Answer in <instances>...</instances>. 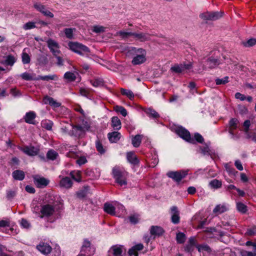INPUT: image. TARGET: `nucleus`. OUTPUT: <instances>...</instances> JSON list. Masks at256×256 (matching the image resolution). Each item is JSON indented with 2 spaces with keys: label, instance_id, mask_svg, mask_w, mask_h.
Here are the masks:
<instances>
[{
  "label": "nucleus",
  "instance_id": "nucleus-11",
  "mask_svg": "<svg viewBox=\"0 0 256 256\" xmlns=\"http://www.w3.org/2000/svg\"><path fill=\"white\" fill-rule=\"evenodd\" d=\"M124 248L121 245L112 246L108 251V256H122Z\"/></svg>",
  "mask_w": 256,
  "mask_h": 256
},
{
  "label": "nucleus",
  "instance_id": "nucleus-51",
  "mask_svg": "<svg viewBox=\"0 0 256 256\" xmlns=\"http://www.w3.org/2000/svg\"><path fill=\"white\" fill-rule=\"evenodd\" d=\"M36 28L35 23L32 22H29L25 24L23 26V28L25 30H28Z\"/></svg>",
  "mask_w": 256,
  "mask_h": 256
},
{
  "label": "nucleus",
  "instance_id": "nucleus-50",
  "mask_svg": "<svg viewBox=\"0 0 256 256\" xmlns=\"http://www.w3.org/2000/svg\"><path fill=\"white\" fill-rule=\"evenodd\" d=\"M228 82V77L225 76L222 78H216V83L217 85L224 84Z\"/></svg>",
  "mask_w": 256,
  "mask_h": 256
},
{
  "label": "nucleus",
  "instance_id": "nucleus-14",
  "mask_svg": "<svg viewBox=\"0 0 256 256\" xmlns=\"http://www.w3.org/2000/svg\"><path fill=\"white\" fill-rule=\"evenodd\" d=\"M151 35L146 32H134L133 37L136 40L144 42L150 40Z\"/></svg>",
  "mask_w": 256,
  "mask_h": 256
},
{
  "label": "nucleus",
  "instance_id": "nucleus-48",
  "mask_svg": "<svg viewBox=\"0 0 256 256\" xmlns=\"http://www.w3.org/2000/svg\"><path fill=\"white\" fill-rule=\"evenodd\" d=\"M105 30V27L100 25H96L93 26L92 31L96 33H102L104 32Z\"/></svg>",
  "mask_w": 256,
  "mask_h": 256
},
{
  "label": "nucleus",
  "instance_id": "nucleus-56",
  "mask_svg": "<svg viewBox=\"0 0 256 256\" xmlns=\"http://www.w3.org/2000/svg\"><path fill=\"white\" fill-rule=\"evenodd\" d=\"M51 252H52V256H61V252L58 246H56Z\"/></svg>",
  "mask_w": 256,
  "mask_h": 256
},
{
  "label": "nucleus",
  "instance_id": "nucleus-47",
  "mask_svg": "<svg viewBox=\"0 0 256 256\" xmlns=\"http://www.w3.org/2000/svg\"><path fill=\"white\" fill-rule=\"evenodd\" d=\"M244 46L246 47H250L254 46L256 44V38H250L246 42H242Z\"/></svg>",
  "mask_w": 256,
  "mask_h": 256
},
{
  "label": "nucleus",
  "instance_id": "nucleus-40",
  "mask_svg": "<svg viewBox=\"0 0 256 256\" xmlns=\"http://www.w3.org/2000/svg\"><path fill=\"white\" fill-rule=\"evenodd\" d=\"M114 110L117 112L120 113L124 116H126L128 114L127 110L122 106H114Z\"/></svg>",
  "mask_w": 256,
  "mask_h": 256
},
{
  "label": "nucleus",
  "instance_id": "nucleus-34",
  "mask_svg": "<svg viewBox=\"0 0 256 256\" xmlns=\"http://www.w3.org/2000/svg\"><path fill=\"white\" fill-rule=\"evenodd\" d=\"M209 186L211 188L218 189L222 187V182L221 180L214 179L210 182Z\"/></svg>",
  "mask_w": 256,
  "mask_h": 256
},
{
  "label": "nucleus",
  "instance_id": "nucleus-49",
  "mask_svg": "<svg viewBox=\"0 0 256 256\" xmlns=\"http://www.w3.org/2000/svg\"><path fill=\"white\" fill-rule=\"evenodd\" d=\"M75 30V28H67L64 30L66 36L68 38L71 39L73 37V32Z\"/></svg>",
  "mask_w": 256,
  "mask_h": 256
},
{
  "label": "nucleus",
  "instance_id": "nucleus-2",
  "mask_svg": "<svg viewBox=\"0 0 256 256\" xmlns=\"http://www.w3.org/2000/svg\"><path fill=\"white\" fill-rule=\"evenodd\" d=\"M128 55H135L132 62L134 65L142 64L146 60V52L142 48H137L132 46L129 47L128 48Z\"/></svg>",
  "mask_w": 256,
  "mask_h": 256
},
{
  "label": "nucleus",
  "instance_id": "nucleus-36",
  "mask_svg": "<svg viewBox=\"0 0 256 256\" xmlns=\"http://www.w3.org/2000/svg\"><path fill=\"white\" fill-rule=\"evenodd\" d=\"M91 84L94 87L102 86L104 84L102 79L100 78H96L90 81Z\"/></svg>",
  "mask_w": 256,
  "mask_h": 256
},
{
  "label": "nucleus",
  "instance_id": "nucleus-5",
  "mask_svg": "<svg viewBox=\"0 0 256 256\" xmlns=\"http://www.w3.org/2000/svg\"><path fill=\"white\" fill-rule=\"evenodd\" d=\"M70 126L72 127V130L70 131L68 134L77 138L84 136L86 131L90 128L87 122H85L82 126L78 124L70 125Z\"/></svg>",
  "mask_w": 256,
  "mask_h": 256
},
{
  "label": "nucleus",
  "instance_id": "nucleus-3",
  "mask_svg": "<svg viewBox=\"0 0 256 256\" xmlns=\"http://www.w3.org/2000/svg\"><path fill=\"white\" fill-rule=\"evenodd\" d=\"M56 202L53 198L46 200V202L41 206L40 212L42 214L40 218L49 217L52 216L56 212Z\"/></svg>",
  "mask_w": 256,
  "mask_h": 256
},
{
  "label": "nucleus",
  "instance_id": "nucleus-15",
  "mask_svg": "<svg viewBox=\"0 0 256 256\" xmlns=\"http://www.w3.org/2000/svg\"><path fill=\"white\" fill-rule=\"evenodd\" d=\"M34 179V184L40 188L45 187L49 184V180L43 177L35 176Z\"/></svg>",
  "mask_w": 256,
  "mask_h": 256
},
{
  "label": "nucleus",
  "instance_id": "nucleus-42",
  "mask_svg": "<svg viewBox=\"0 0 256 256\" xmlns=\"http://www.w3.org/2000/svg\"><path fill=\"white\" fill-rule=\"evenodd\" d=\"M58 154L53 150H48L46 154V157L48 159L54 160L56 158Z\"/></svg>",
  "mask_w": 256,
  "mask_h": 256
},
{
  "label": "nucleus",
  "instance_id": "nucleus-58",
  "mask_svg": "<svg viewBox=\"0 0 256 256\" xmlns=\"http://www.w3.org/2000/svg\"><path fill=\"white\" fill-rule=\"evenodd\" d=\"M200 18L205 20H210V12H206L200 14Z\"/></svg>",
  "mask_w": 256,
  "mask_h": 256
},
{
  "label": "nucleus",
  "instance_id": "nucleus-7",
  "mask_svg": "<svg viewBox=\"0 0 256 256\" xmlns=\"http://www.w3.org/2000/svg\"><path fill=\"white\" fill-rule=\"evenodd\" d=\"M80 252L86 256H92L95 253L96 248L90 241L88 239H84L82 246Z\"/></svg>",
  "mask_w": 256,
  "mask_h": 256
},
{
  "label": "nucleus",
  "instance_id": "nucleus-29",
  "mask_svg": "<svg viewBox=\"0 0 256 256\" xmlns=\"http://www.w3.org/2000/svg\"><path fill=\"white\" fill-rule=\"evenodd\" d=\"M126 158L128 160L134 164H138L139 162L134 153L132 152H127Z\"/></svg>",
  "mask_w": 256,
  "mask_h": 256
},
{
  "label": "nucleus",
  "instance_id": "nucleus-19",
  "mask_svg": "<svg viewBox=\"0 0 256 256\" xmlns=\"http://www.w3.org/2000/svg\"><path fill=\"white\" fill-rule=\"evenodd\" d=\"M21 150L24 153L30 156H36L38 152V149L34 146H26Z\"/></svg>",
  "mask_w": 256,
  "mask_h": 256
},
{
  "label": "nucleus",
  "instance_id": "nucleus-60",
  "mask_svg": "<svg viewBox=\"0 0 256 256\" xmlns=\"http://www.w3.org/2000/svg\"><path fill=\"white\" fill-rule=\"evenodd\" d=\"M86 158L84 156H81L76 160V164H78L79 166H82L86 164Z\"/></svg>",
  "mask_w": 256,
  "mask_h": 256
},
{
  "label": "nucleus",
  "instance_id": "nucleus-41",
  "mask_svg": "<svg viewBox=\"0 0 256 256\" xmlns=\"http://www.w3.org/2000/svg\"><path fill=\"white\" fill-rule=\"evenodd\" d=\"M56 77V75H50V76H38L35 78L34 80H42L48 81L50 80H54Z\"/></svg>",
  "mask_w": 256,
  "mask_h": 256
},
{
  "label": "nucleus",
  "instance_id": "nucleus-39",
  "mask_svg": "<svg viewBox=\"0 0 256 256\" xmlns=\"http://www.w3.org/2000/svg\"><path fill=\"white\" fill-rule=\"evenodd\" d=\"M176 240L178 243L183 244L186 240V236L184 233L179 232L176 234Z\"/></svg>",
  "mask_w": 256,
  "mask_h": 256
},
{
  "label": "nucleus",
  "instance_id": "nucleus-35",
  "mask_svg": "<svg viewBox=\"0 0 256 256\" xmlns=\"http://www.w3.org/2000/svg\"><path fill=\"white\" fill-rule=\"evenodd\" d=\"M53 124H54L52 121L48 120H44L41 122L42 126L48 130H52Z\"/></svg>",
  "mask_w": 256,
  "mask_h": 256
},
{
  "label": "nucleus",
  "instance_id": "nucleus-13",
  "mask_svg": "<svg viewBox=\"0 0 256 256\" xmlns=\"http://www.w3.org/2000/svg\"><path fill=\"white\" fill-rule=\"evenodd\" d=\"M34 8L38 12H40L44 16L50 17L53 18L54 14L48 10L42 4L40 3H36L34 4Z\"/></svg>",
  "mask_w": 256,
  "mask_h": 256
},
{
  "label": "nucleus",
  "instance_id": "nucleus-62",
  "mask_svg": "<svg viewBox=\"0 0 256 256\" xmlns=\"http://www.w3.org/2000/svg\"><path fill=\"white\" fill-rule=\"evenodd\" d=\"M250 125V120H246L244 123V130L246 133H248V128Z\"/></svg>",
  "mask_w": 256,
  "mask_h": 256
},
{
  "label": "nucleus",
  "instance_id": "nucleus-59",
  "mask_svg": "<svg viewBox=\"0 0 256 256\" xmlns=\"http://www.w3.org/2000/svg\"><path fill=\"white\" fill-rule=\"evenodd\" d=\"M201 152L204 155H210V148L208 145L206 144L201 148Z\"/></svg>",
  "mask_w": 256,
  "mask_h": 256
},
{
  "label": "nucleus",
  "instance_id": "nucleus-17",
  "mask_svg": "<svg viewBox=\"0 0 256 256\" xmlns=\"http://www.w3.org/2000/svg\"><path fill=\"white\" fill-rule=\"evenodd\" d=\"M38 250L44 254H49L52 250V247L48 244L41 242L37 246Z\"/></svg>",
  "mask_w": 256,
  "mask_h": 256
},
{
  "label": "nucleus",
  "instance_id": "nucleus-21",
  "mask_svg": "<svg viewBox=\"0 0 256 256\" xmlns=\"http://www.w3.org/2000/svg\"><path fill=\"white\" fill-rule=\"evenodd\" d=\"M72 182L70 179L68 177L62 178L60 182V185L61 187L66 188H69L72 187Z\"/></svg>",
  "mask_w": 256,
  "mask_h": 256
},
{
  "label": "nucleus",
  "instance_id": "nucleus-45",
  "mask_svg": "<svg viewBox=\"0 0 256 256\" xmlns=\"http://www.w3.org/2000/svg\"><path fill=\"white\" fill-rule=\"evenodd\" d=\"M236 208L237 210L242 213H245L247 210L246 206L240 202L236 204Z\"/></svg>",
  "mask_w": 256,
  "mask_h": 256
},
{
  "label": "nucleus",
  "instance_id": "nucleus-54",
  "mask_svg": "<svg viewBox=\"0 0 256 256\" xmlns=\"http://www.w3.org/2000/svg\"><path fill=\"white\" fill-rule=\"evenodd\" d=\"M238 124V120L236 118H232L229 122L230 128L236 129L237 128V124Z\"/></svg>",
  "mask_w": 256,
  "mask_h": 256
},
{
  "label": "nucleus",
  "instance_id": "nucleus-10",
  "mask_svg": "<svg viewBox=\"0 0 256 256\" xmlns=\"http://www.w3.org/2000/svg\"><path fill=\"white\" fill-rule=\"evenodd\" d=\"M213 52L214 56H210L206 62V65L208 68H214L220 64L218 56V52L214 50Z\"/></svg>",
  "mask_w": 256,
  "mask_h": 256
},
{
  "label": "nucleus",
  "instance_id": "nucleus-44",
  "mask_svg": "<svg viewBox=\"0 0 256 256\" xmlns=\"http://www.w3.org/2000/svg\"><path fill=\"white\" fill-rule=\"evenodd\" d=\"M20 76L26 80H35V78H33L30 74L26 72L20 75Z\"/></svg>",
  "mask_w": 256,
  "mask_h": 256
},
{
  "label": "nucleus",
  "instance_id": "nucleus-23",
  "mask_svg": "<svg viewBox=\"0 0 256 256\" xmlns=\"http://www.w3.org/2000/svg\"><path fill=\"white\" fill-rule=\"evenodd\" d=\"M108 136L111 142H116L120 138V134L118 132L108 133Z\"/></svg>",
  "mask_w": 256,
  "mask_h": 256
},
{
  "label": "nucleus",
  "instance_id": "nucleus-63",
  "mask_svg": "<svg viewBox=\"0 0 256 256\" xmlns=\"http://www.w3.org/2000/svg\"><path fill=\"white\" fill-rule=\"evenodd\" d=\"M235 98L236 99H239L242 101H244L246 100V96L244 94H242L240 92H236L235 94Z\"/></svg>",
  "mask_w": 256,
  "mask_h": 256
},
{
  "label": "nucleus",
  "instance_id": "nucleus-16",
  "mask_svg": "<svg viewBox=\"0 0 256 256\" xmlns=\"http://www.w3.org/2000/svg\"><path fill=\"white\" fill-rule=\"evenodd\" d=\"M144 248V246L142 244H138L134 246H133L132 248L129 249L128 253V256H138V252L142 250Z\"/></svg>",
  "mask_w": 256,
  "mask_h": 256
},
{
  "label": "nucleus",
  "instance_id": "nucleus-4",
  "mask_svg": "<svg viewBox=\"0 0 256 256\" xmlns=\"http://www.w3.org/2000/svg\"><path fill=\"white\" fill-rule=\"evenodd\" d=\"M112 173L116 182L120 186H122L127 184L126 172L121 170L119 167L115 166L112 169Z\"/></svg>",
  "mask_w": 256,
  "mask_h": 256
},
{
  "label": "nucleus",
  "instance_id": "nucleus-30",
  "mask_svg": "<svg viewBox=\"0 0 256 256\" xmlns=\"http://www.w3.org/2000/svg\"><path fill=\"white\" fill-rule=\"evenodd\" d=\"M191 67L190 64L183 66L182 65H175L171 68V70L176 73H180L183 72L185 69H188Z\"/></svg>",
  "mask_w": 256,
  "mask_h": 256
},
{
  "label": "nucleus",
  "instance_id": "nucleus-12",
  "mask_svg": "<svg viewBox=\"0 0 256 256\" xmlns=\"http://www.w3.org/2000/svg\"><path fill=\"white\" fill-rule=\"evenodd\" d=\"M171 221L174 224H178L180 222V212L176 206H172L170 208Z\"/></svg>",
  "mask_w": 256,
  "mask_h": 256
},
{
  "label": "nucleus",
  "instance_id": "nucleus-8",
  "mask_svg": "<svg viewBox=\"0 0 256 256\" xmlns=\"http://www.w3.org/2000/svg\"><path fill=\"white\" fill-rule=\"evenodd\" d=\"M188 174L187 171L186 170H178V171H170L167 172L166 176L172 178L174 182L179 183L182 179L184 178Z\"/></svg>",
  "mask_w": 256,
  "mask_h": 256
},
{
  "label": "nucleus",
  "instance_id": "nucleus-27",
  "mask_svg": "<svg viewBox=\"0 0 256 256\" xmlns=\"http://www.w3.org/2000/svg\"><path fill=\"white\" fill-rule=\"evenodd\" d=\"M13 178L16 180H22L24 178V172L20 170H16L12 173Z\"/></svg>",
  "mask_w": 256,
  "mask_h": 256
},
{
  "label": "nucleus",
  "instance_id": "nucleus-64",
  "mask_svg": "<svg viewBox=\"0 0 256 256\" xmlns=\"http://www.w3.org/2000/svg\"><path fill=\"white\" fill-rule=\"evenodd\" d=\"M234 165L239 170H243V166H242V162L240 160H236L234 162Z\"/></svg>",
  "mask_w": 256,
  "mask_h": 256
},
{
  "label": "nucleus",
  "instance_id": "nucleus-33",
  "mask_svg": "<svg viewBox=\"0 0 256 256\" xmlns=\"http://www.w3.org/2000/svg\"><path fill=\"white\" fill-rule=\"evenodd\" d=\"M104 210L110 214L115 215V208L112 204L106 203L104 205Z\"/></svg>",
  "mask_w": 256,
  "mask_h": 256
},
{
  "label": "nucleus",
  "instance_id": "nucleus-61",
  "mask_svg": "<svg viewBox=\"0 0 256 256\" xmlns=\"http://www.w3.org/2000/svg\"><path fill=\"white\" fill-rule=\"evenodd\" d=\"M129 220L132 224H136L138 222V216L132 215L129 217Z\"/></svg>",
  "mask_w": 256,
  "mask_h": 256
},
{
  "label": "nucleus",
  "instance_id": "nucleus-1",
  "mask_svg": "<svg viewBox=\"0 0 256 256\" xmlns=\"http://www.w3.org/2000/svg\"><path fill=\"white\" fill-rule=\"evenodd\" d=\"M175 132L182 139L192 144H194L195 140L201 144L204 141L202 136L198 133L194 134V138H192L190 132L182 126L176 127L175 129Z\"/></svg>",
  "mask_w": 256,
  "mask_h": 256
},
{
  "label": "nucleus",
  "instance_id": "nucleus-31",
  "mask_svg": "<svg viewBox=\"0 0 256 256\" xmlns=\"http://www.w3.org/2000/svg\"><path fill=\"white\" fill-rule=\"evenodd\" d=\"M144 136L141 134H136L134 136L132 137V144L135 148H138L140 146L142 138Z\"/></svg>",
  "mask_w": 256,
  "mask_h": 256
},
{
  "label": "nucleus",
  "instance_id": "nucleus-43",
  "mask_svg": "<svg viewBox=\"0 0 256 256\" xmlns=\"http://www.w3.org/2000/svg\"><path fill=\"white\" fill-rule=\"evenodd\" d=\"M64 78L69 81L72 82L76 80V76L74 72H68L64 74Z\"/></svg>",
  "mask_w": 256,
  "mask_h": 256
},
{
  "label": "nucleus",
  "instance_id": "nucleus-25",
  "mask_svg": "<svg viewBox=\"0 0 256 256\" xmlns=\"http://www.w3.org/2000/svg\"><path fill=\"white\" fill-rule=\"evenodd\" d=\"M44 104H48L54 108H58L60 106V104L56 101L53 98L46 96L44 98Z\"/></svg>",
  "mask_w": 256,
  "mask_h": 256
},
{
  "label": "nucleus",
  "instance_id": "nucleus-52",
  "mask_svg": "<svg viewBox=\"0 0 256 256\" xmlns=\"http://www.w3.org/2000/svg\"><path fill=\"white\" fill-rule=\"evenodd\" d=\"M96 146L97 150L100 152V154H104L105 152L104 149L103 148V146L102 143L99 141L97 140L96 142Z\"/></svg>",
  "mask_w": 256,
  "mask_h": 256
},
{
  "label": "nucleus",
  "instance_id": "nucleus-57",
  "mask_svg": "<svg viewBox=\"0 0 256 256\" xmlns=\"http://www.w3.org/2000/svg\"><path fill=\"white\" fill-rule=\"evenodd\" d=\"M212 14L214 20H216L222 18L223 15L222 12H212Z\"/></svg>",
  "mask_w": 256,
  "mask_h": 256
},
{
  "label": "nucleus",
  "instance_id": "nucleus-46",
  "mask_svg": "<svg viewBox=\"0 0 256 256\" xmlns=\"http://www.w3.org/2000/svg\"><path fill=\"white\" fill-rule=\"evenodd\" d=\"M22 62L24 64H28L30 62V58L29 55L25 52H22Z\"/></svg>",
  "mask_w": 256,
  "mask_h": 256
},
{
  "label": "nucleus",
  "instance_id": "nucleus-22",
  "mask_svg": "<svg viewBox=\"0 0 256 256\" xmlns=\"http://www.w3.org/2000/svg\"><path fill=\"white\" fill-rule=\"evenodd\" d=\"M228 210V208L224 204H220L216 206L213 210V213L216 215L221 214Z\"/></svg>",
  "mask_w": 256,
  "mask_h": 256
},
{
  "label": "nucleus",
  "instance_id": "nucleus-32",
  "mask_svg": "<svg viewBox=\"0 0 256 256\" xmlns=\"http://www.w3.org/2000/svg\"><path fill=\"white\" fill-rule=\"evenodd\" d=\"M144 112L150 118H158L160 117L159 114L155 110L152 108H146L144 110Z\"/></svg>",
  "mask_w": 256,
  "mask_h": 256
},
{
  "label": "nucleus",
  "instance_id": "nucleus-38",
  "mask_svg": "<svg viewBox=\"0 0 256 256\" xmlns=\"http://www.w3.org/2000/svg\"><path fill=\"white\" fill-rule=\"evenodd\" d=\"M70 175L73 180L76 182H80L81 180V176L80 171H72L70 173Z\"/></svg>",
  "mask_w": 256,
  "mask_h": 256
},
{
  "label": "nucleus",
  "instance_id": "nucleus-24",
  "mask_svg": "<svg viewBox=\"0 0 256 256\" xmlns=\"http://www.w3.org/2000/svg\"><path fill=\"white\" fill-rule=\"evenodd\" d=\"M16 58L12 55H8L5 57L4 60H2L0 63L2 64L12 66L16 62Z\"/></svg>",
  "mask_w": 256,
  "mask_h": 256
},
{
  "label": "nucleus",
  "instance_id": "nucleus-6",
  "mask_svg": "<svg viewBox=\"0 0 256 256\" xmlns=\"http://www.w3.org/2000/svg\"><path fill=\"white\" fill-rule=\"evenodd\" d=\"M68 46L70 50L81 56L88 55L90 52L87 46L78 42H70Z\"/></svg>",
  "mask_w": 256,
  "mask_h": 256
},
{
  "label": "nucleus",
  "instance_id": "nucleus-9",
  "mask_svg": "<svg viewBox=\"0 0 256 256\" xmlns=\"http://www.w3.org/2000/svg\"><path fill=\"white\" fill-rule=\"evenodd\" d=\"M47 46L53 55L56 56L60 54V46L59 44L54 40L49 38L46 41Z\"/></svg>",
  "mask_w": 256,
  "mask_h": 256
},
{
  "label": "nucleus",
  "instance_id": "nucleus-18",
  "mask_svg": "<svg viewBox=\"0 0 256 256\" xmlns=\"http://www.w3.org/2000/svg\"><path fill=\"white\" fill-rule=\"evenodd\" d=\"M151 235L155 236H160L164 232L163 228L159 226H152L150 229Z\"/></svg>",
  "mask_w": 256,
  "mask_h": 256
},
{
  "label": "nucleus",
  "instance_id": "nucleus-55",
  "mask_svg": "<svg viewBox=\"0 0 256 256\" xmlns=\"http://www.w3.org/2000/svg\"><path fill=\"white\" fill-rule=\"evenodd\" d=\"M196 248L199 252L204 250L209 252L210 250V248L207 244L198 245Z\"/></svg>",
  "mask_w": 256,
  "mask_h": 256
},
{
  "label": "nucleus",
  "instance_id": "nucleus-37",
  "mask_svg": "<svg viewBox=\"0 0 256 256\" xmlns=\"http://www.w3.org/2000/svg\"><path fill=\"white\" fill-rule=\"evenodd\" d=\"M120 92L122 95L126 96L130 100L134 98V94L130 90H126L123 88H120Z\"/></svg>",
  "mask_w": 256,
  "mask_h": 256
},
{
  "label": "nucleus",
  "instance_id": "nucleus-53",
  "mask_svg": "<svg viewBox=\"0 0 256 256\" xmlns=\"http://www.w3.org/2000/svg\"><path fill=\"white\" fill-rule=\"evenodd\" d=\"M10 226V220L9 219L0 220V228H6Z\"/></svg>",
  "mask_w": 256,
  "mask_h": 256
},
{
  "label": "nucleus",
  "instance_id": "nucleus-28",
  "mask_svg": "<svg viewBox=\"0 0 256 256\" xmlns=\"http://www.w3.org/2000/svg\"><path fill=\"white\" fill-rule=\"evenodd\" d=\"M112 126L115 130H119L121 128V122L117 116H113L112 118Z\"/></svg>",
  "mask_w": 256,
  "mask_h": 256
},
{
  "label": "nucleus",
  "instance_id": "nucleus-20",
  "mask_svg": "<svg viewBox=\"0 0 256 256\" xmlns=\"http://www.w3.org/2000/svg\"><path fill=\"white\" fill-rule=\"evenodd\" d=\"M36 117V113L33 111H30L26 113L24 119L26 123L34 124H35L34 119Z\"/></svg>",
  "mask_w": 256,
  "mask_h": 256
},
{
  "label": "nucleus",
  "instance_id": "nucleus-26",
  "mask_svg": "<svg viewBox=\"0 0 256 256\" xmlns=\"http://www.w3.org/2000/svg\"><path fill=\"white\" fill-rule=\"evenodd\" d=\"M133 32L120 30L116 32V36H119L120 38L126 40L130 36H133Z\"/></svg>",
  "mask_w": 256,
  "mask_h": 256
}]
</instances>
